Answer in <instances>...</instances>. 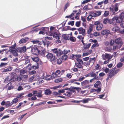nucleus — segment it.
Wrapping results in <instances>:
<instances>
[{
	"mask_svg": "<svg viewBox=\"0 0 124 124\" xmlns=\"http://www.w3.org/2000/svg\"><path fill=\"white\" fill-rule=\"evenodd\" d=\"M31 51L33 54L40 55L42 56L45 57L46 54H47V50L40 46H34L32 48Z\"/></svg>",
	"mask_w": 124,
	"mask_h": 124,
	"instance_id": "nucleus-1",
	"label": "nucleus"
},
{
	"mask_svg": "<svg viewBox=\"0 0 124 124\" xmlns=\"http://www.w3.org/2000/svg\"><path fill=\"white\" fill-rule=\"evenodd\" d=\"M123 42L121 38H119L116 39L115 40V43L113 46V50L114 51L116 50V49L120 48L123 44Z\"/></svg>",
	"mask_w": 124,
	"mask_h": 124,
	"instance_id": "nucleus-2",
	"label": "nucleus"
},
{
	"mask_svg": "<svg viewBox=\"0 0 124 124\" xmlns=\"http://www.w3.org/2000/svg\"><path fill=\"white\" fill-rule=\"evenodd\" d=\"M94 25H96V29L97 31L101 30L103 27V24L100 22L97 21L93 23Z\"/></svg>",
	"mask_w": 124,
	"mask_h": 124,
	"instance_id": "nucleus-3",
	"label": "nucleus"
},
{
	"mask_svg": "<svg viewBox=\"0 0 124 124\" xmlns=\"http://www.w3.org/2000/svg\"><path fill=\"white\" fill-rule=\"evenodd\" d=\"M32 93L34 96H37L38 97H41L42 96V91L41 90L34 91Z\"/></svg>",
	"mask_w": 124,
	"mask_h": 124,
	"instance_id": "nucleus-4",
	"label": "nucleus"
},
{
	"mask_svg": "<svg viewBox=\"0 0 124 124\" xmlns=\"http://www.w3.org/2000/svg\"><path fill=\"white\" fill-rule=\"evenodd\" d=\"M102 57L104 60H105L106 59H108L109 60L112 58V56L110 54L105 53V54H102Z\"/></svg>",
	"mask_w": 124,
	"mask_h": 124,
	"instance_id": "nucleus-5",
	"label": "nucleus"
},
{
	"mask_svg": "<svg viewBox=\"0 0 124 124\" xmlns=\"http://www.w3.org/2000/svg\"><path fill=\"white\" fill-rule=\"evenodd\" d=\"M46 56L47 58L50 59L51 61H53L55 60V57L53 56V54L52 53H48L47 51V54H46Z\"/></svg>",
	"mask_w": 124,
	"mask_h": 124,
	"instance_id": "nucleus-6",
	"label": "nucleus"
},
{
	"mask_svg": "<svg viewBox=\"0 0 124 124\" xmlns=\"http://www.w3.org/2000/svg\"><path fill=\"white\" fill-rule=\"evenodd\" d=\"M79 34H82L83 36L85 35V29L83 27H80L77 29Z\"/></svg>",
	"mask_w": 124,
	"mask_h": 124,
	"instance_id": "nucleus-7",
	"label": "nucleus"
},
{
	"mask_svg": "<svg viewBox=\"0 0 124 124\" xmlns=\"http://www.w3.org/2000/svg\"><path fill=\"white\" fill-rule=\"evenodd\" d=\"M81 88L79 87H76L74 86H71L70 88H67V90H69L71 92L75 93H76L75 90H80Z\"/></svg>",
	"mask_w": 124,
	"mask_h": 124,
	"instance_id": "nucleus-8",
	"label": "nucleus"
},
{
	"mask_svg": "<svg viewBox=\"0 0 124 124\" xmlns=\"http://www.w3.org/2000/svg\"><path fill=\"white\" fill-rule=\"evenodd\" d=\"M95 71H93H93L91 72V77H94V79L96 80H98L99 79V78L97 76L98 73L99 71L95 72Z\"/></svg>",
	"mask_w": 124,
	"mask_h": 124,
	"instance_id": "nucleus-9",
	"label": "nucleus"
},
{
	"mask_svg": "<svg viewBox=\"0 0 124 124\" xmlns=\"http://www.w3.org/2000/svg\"><path fill=\"white\" fill-rule=\"evenodd\" d=\"M35 79L34 80H38L39 82V83L41 84L42 82H43V80L42 79L43 78H44V77H42V78H40V77L38 75H35Z\"/></svg>",
	"mask_w": 124,
	"mask_h": 124,
	"instance_id": "nucleus-10",
	"label": "nucleus"
},
{
	"mask_svg": "<svg viewBox=\"0 0 124 124\" xmlns=\"http://www.w3.org/2000/svg\"><path fill=\"white\" fill-rule=\"evenodd\" d=\"M16 50L17 52H25L26 51V47L25 46L19 47L16 49Z\"/></svg>",
	"mask_w": 124,
	"mask_h": 124,
	"instance_id": "nucleus-11",
	"label": "nucleus"
},
{
	"mask_svg": "<svg viewBox=\"0 0 124 124\" xmlns=\"http://www.w3.org/2000/svg\"><path fill=\"white\" fill-rule=\"evenodd\" d=\"M14 86L12 84L11 82L8 83L6 85V88L8 90H10L14 88Z\"/></svg>",
	"mask_w": 124,
	"mask_h": 124,
	"instance_id": "nucleus-12",
	"label": "nucleus"
},
{
	"mask_svg": "<svg viewBox=\"0 0 124 124\" xmlns=\"http://www.w3.org/2000/svg\"><path fill=\"white\" fill-rule=\"evenodd\" d=\"M103 23L104 24L108 23L110 24L112 23V22L111 20H110L109 19L106 18L103 20Z\"/></svg>",
	"mask_w": 124,
	"mask_h": 124,
	"instance_id": "nucleus-13",
	"label": "nucleus"
},
{
	"mask_svg": "<svg viewBox=\"0 0 124 124\" xmlns=\"http://www.w3.org/2000/svg\"><path fill=\"white\" fill-rule=\"evenodd\" d=\"M53 36L54 38H56V39L57 40V41H60L59 40L60 38L59 35L56 32H54L53 34Z\"/></svg>",
	"mask_w": 124,
	"mask_h": 124,
	"instance_id": "nucleus-14",
	"label": "nucleus"
},
{
	"mask_svg": "<svg viewBox=\"0 0 124 124\" xmlns=\"http://www.w3.org/2000/svg\"><path fill=\"white\" fill-rule=\"evenodd\" d=\"M29 39L28 37H26L25 38H22L20 40L19 43L20 44L24 43L28 41Z\"/></svg>",
	"mask_w": 124,
	"mask_h": 124,
	"instance_id": "nucleus-15",
	"label": "nucleus"
},
{
	"mask_svg": "<svg viewBox=\"0 0 124 124\" xmlns=\"http://www.w3.org/2000/svg\"><path fill=\"white\" fill-rule=\"evenodd\" d=\"M89 81L88 80H85L81 83V85L82 86H87L88 87L89 86Z\"/></svg>",
	"mask_w": 124,
	"mask_h": 124,
	"instance_id": "nucleus-16",
	"label": "nucleus"
},
{
	"mask_svg": "<svg viewBox=\"0 0 124 124\" xmlns=\"http://www.w3.org/2000/svg\"><path fill=\"white\" fill-rule=\"evenodd\" d=\"M61 71L59 70H57L54 73H53L52 75L53 77L54 78L56 77L57 76V75H60L61 73Z\"/></svg>",
	"mask_w": 124,
	"mask_h": 124,
	"instance_id": "nucleus-17",
	"label": "nucleus"
},
{
	"mask_svg": "<svg viewBox=\"0 0 124 124\" xmlns=\"http://www.w3.org/2000/svg\"><path fill=\"white\" fill-rule=\"evenodd\" d=\"M110 31L108 30H105L102 31H101V34L103 35L108 34L110 33Z\"/></svg>",
	"mask_w": 124,
	"mask_h": 124,
	"instance_id": "nucleus-18",
	"label": "nucleus"
},
{
	"mask_svg": "<svg viewBox=\"0 0 124 124\" xmlns=\"http://www.w3.org/2000/svg\"><path fill=\"white\" fill-rule=\"evenodd\" d=\"M67 91H65L66 93L63 94V95L66 96L67 97H70L71 94L72 93L69 90H67Z\"/></svg>",
	"mask_w": 124,
	"mask_h": 124,
	"instance_id": "nucleus-19",
	"label": "nucleus"
},
{
	"mask_svg": "<svg viewBox=\"0 0 124 124\" xmlns=\"http://www.w3.org/2000/svg\"><path fill=\"white\" fill-rule=\"evenodd\" d=\"M77 81H78V80H77L76 79H74L70 80L69 81L70 83H73L77 85H80V83H79L77 82H76Z\"/></svg>",
	"mask_w": 124,
	"mask_h": 124,
	"instance_id": "nucleus-20",
	"label": "nucleus"
},
{
	"mask_svg": "<svg viewBox=\"0 0 124 124\" xmlns=\"http://www.w3.org/2000/svg\"><path fill=\"white\" fill-rule=\"evenodd\" d=\"M15 45L12 46L11 47L9 48V50L10 52L11 53L15 51L16 50L15 48Z\"/></svg>",
	"mask_w": 124,
	"mask_h": 124,
	"instance_id": "nucleus-21",
	"label": "nucleus"
},
{
	"mask_svg": "<svg viewBox=\"0 0 124 124\" xmlns=\"http://www.w3.org/2000/svg\"><path fill=\"white\" fill-rule=\"evenodd\" d=\"M82 64L81 63L76 62L75 63V66L78 68L79 69L82 68L83 67V66L82 65Z\"/></svg>",
	"mask_w": 124,
	"mask_h": 124,
	"instance_id": "nucleus-22",
	"label": "nucleus"
},
{
	"mask_svg": "<svg viewBox=\"0 0 124 124\" xmlns=\"http://www.w3.org/2000/svg\"><path fill=\"white\" fill-rule=\"evenodd\" d=\"M10 78L11 77L9 76H8L4 80V82L5 83L8 82L10 81Z\"/></svg>",
	"mask_w": 124,
	"mask_h": 124,
	"instance_id": "nucleus-23",
	"label": "nucleus"
},
{
	"mask_svg": "<svg viewBox=\"0 0 124 124\" xmlns=\"http://www.w3.org/2000/svg\"><path fill=\"white\" fill-rule=\"evenodd\" d=\"M114 70V69H112L111 70H110L109 72V73L108 76L110 78H112L113 77L114 75V74L113 73V72L112 71Z\"/></svg>",
	"mask_w": 124,
	"mask_h": 124,
	"instance_id": "nucleus-24",
	"label": "nucleus"
},
{
	"mask_svg": "<svg viewBox=\"0 0 124 124\" xmlns=\"http://www.w3.org/2000/svg\"><path fill=\"white\" fill-rule=\"evenodd\" d=\"M63 53L62 52V51L60 49H58L56 53L57 56H60Z\"/></svg>",
	"mask_w": 124,
	"mask_h": 124,
	"instance_id": "nucleus-25",
	"label": "nucleus"
},
{
	"mask_svg": "<svg viewBox=\"0 0 124 124\" xmlns=\"http://www.w3.org/2000/svg\"><path fill=\"white\" fill-rule=\"evenodd\" d=\"M112 30L114 32H116L119 30V27L116 26L112 28Z\"/></svg>",
	"mask_w": 124,
	"mask_h": 124,
	"instance_id": "nucleus-26",
	"label": "nucleus"
},
{
	"mask_svg": "<svg viewBox=\"0 0 124 124\" xmlns=\"http://www.w3.org/2000/svg\"><path fill=\"white\" fill-rule=\"evenodd\" d=\"M45 94L46 95H49L51 93V91L49 89H48L45 90Z\"/></svg>",
	"mask_w": 124,
	"mask_h": 124,
	"instance_id": "nucleus-27",
	"label": "nucleus"
},
{
	"mask_svg": "<svg viewBox=\"0 0 124 124\" xmlns=\"http://www.w3.org/2000/svg\"><path fill=\"white\" fill-rule=\"evenodd\" d=\"M69 34H64L63 35L62 37L65 40H68L69 39Z\"/></svg>",
	"mask_w": 124,
	"mask_h": 124,
	"instance_id": "nucleus-28",
	"label": "nucleus"
},
{
	"mask_svg": "<svg viewBox=\"0 0 124 124\" xmlns=\"http://www.w3.org/2000/svg\"><path fill=\"white\" fill-rule=\"evenodd\" d=\"M31 59L33 61L36 62L37 64H38V62L39 61V58L38 57H31Z\"/></svg>",
	"mask_w": 124,
	"mask_h": 124,
	"instance_id": "nucleus-29",
	"label": "nucleus"
},
{
	"mask_svg": "<svg viewBox=\"0 0 124 124\" xmlns=\"http://www.w3.org/2000/svg\"><path fill=\"white\" fill-rule=\"evenodd\" d=\"M70 58L72 60H77V58H78L77 54L74 55V54H72L71 55L70 57Z\"/></svg>",
	"mask_w": 124,
	"mask_h": 124,
	"instance_id": "nucleus-30",
	"label": "nucleus"
},
{
	"mask_svg": "<svg viewBox=\"0 0 124 124\" xmlns=\"http://www.w3.org/2000/svg\"><path fill=\"white\" fill-rule=\"evenodd\" d=\"M91 46V43H89L87 45H85L84 46V49H83L85 50L87 49H88Z\"/></svg>",
	"mask_w": 124,
	"mask_h": 124,
	"instance_id": "nucleus-31",
	"label": "nucleus"
},
{
	"mask_svg": "<svg viewBox=\"0 0 124 124\" xmlns=\"http://www.w3.org/2000/svg\"><path fill=\"white\" fill-rule=\"evenodd\" d=\"M13 104V103L10 102V101H8L6 102V107L10 106Z\"/></svg>",
	"mask_w": 124,
	"mask_h": 124,
	"instance_id": "nucleus-32",
	"label": "nucleus"
},
{
	"mask_svg": "<svg viewBox=\"0 0 124 124\" xmlns=\"http://www.w3.org/2000/svg\"><path fill=\"white\" fill-rule=\"evenodd\" d=\"M113 69H114V70L112 71L113 72L115 75L116 74L119 70V69H117L116 67H115Z\"/></svg>",
	"mask_w": 124,
	"mask_h": 124,
	"instance_id": "nucleus-33",
	"label": "nucleus"
},
{
	"mask_svg": "<svg viewBox=\"0 0 124 124\" xmlns=\"http://www.w3.org/2000/svg\"><path fill=\"white\" fill-rule=\"evenodd\" d=\"M123 20L122 19L117 16V19L116 22L117 23H120Z\"/></svg>",
	"mask_w": 124,
	"mask_h": 124,
	"instance_id": "nucleus-34",
	"label": "nucleus"
},
{
	"mask_svg": "<svg viewBox=\"0 0 124 124\" xmlns=\"http://www.w3.org/2000/svg\"><path fill=\"white\" fill-rule=\"evenodd\" d=\"M93 26L92 25H91L89 26V28L87 31V34H89L93 30Z\"/></svg>",
	"mask_w": 124,
	"mask_h": 124,
	"instance_id": "nucleus-35",
	"label": "nucleus"
},
{
	"mask_svg": "<svg viewBox=\"0 0 124 124\" xmlns=\"http://www.w3.org/2000/svg\"><path fill=\"white\" fill-rule=\"evenodd\" d=\"M62 59H57L56 60L57 64L59 65L61 64L62 62Z\"/></svg>",
	"mask_w": 124,
	"mask_h": 124,
	"instance_id": "nucleus-36",
	"label": "nucleus"
},
{
	"mask_svg": "<svg viewBox=\"0 0 124 124\" xmlns=\"http://www.w3.org/2000/svg\"><path fill=\"white\" fill-rule=\"evenodd\" d=\"M62 78H58L54 80V82L55 83H59L62 82Z\"/></svg>",
	"mask_w": 124,
	"mask_h": 124,
	"instance_id": "nucleus-37",
	"label": "nucleus"
},
{
	"mask_svg": "<svg viewBox=\"0 0 124 124\" xmlns=\"http://www.w3.org/2000/svg\"><path fill=\"white\" fill-rule=\"evenodd\" d=\"M12 70V68L11 67H9L7 68L4 69L3 71L6 72L8 71H11Z\"/></svg>",
	"mask_w": 124,
	"mask_h": 124,
	"instance_id": "nucleus-38",
	"label": "nucleus"
},
{
	"mask_svg": "<svg viewBox=\"0 0 124 124\" xmlns=\"http://www.w3.org/2000/svg\"><path fill=\"white\" fill-rule=\"evenodd\" d=\"M96 17L100 15L101 13V10L96 11H95Z\"/></svg>",
	"mask_w": 124,
	"mask_h": 124,
	"instance_id": "nucleus-39",
	"label": "nucleus"
},
{
	"mask_svg": "<svg viewBox=\"0 0 124 124\" xmlns=\"http://www.w3.org/2000/svg\"><path fill=\"white\" fill-rule=\"evenodd\" d=\"M24 94V93H22L18 94L17 96L16 97L17 98H22L23 97V96Z\"/></svg>",
	"mask_w": 124,
	"mask_h": 124,
	"instance_id": "nucleus-40",
	"label": "nucleus"
},
{
	"mask_svg": "<svg viewBox=\"0 0 124 124\" xmlns=\"http://www.w3.org/2000/svg\"><path fill=\"white\" fill-rule=\"evenodd\" d=\"M67 90V88L63 89L62 90H58V92L60 94L61 93H62L65 92V90Z\"/></svg>",
	"mask_w": 124,
	"mask_h": 124,
	"instance_id": "nucleus-41",
	"label": "nucleus"
},
{
	"mask_svg": "<svg viewBox=\"0 0 124 124\" xmlns=\"http://www.w3.org/2000/svg\"><path fill=\"white\" fill-rule=\"evenodd\" d=\"M100 66L99 64H96L95 66V68L93 70V71H96V70H99Z\"/></svg>",
	"mask_w": 124,
	"mask_h": 124,
	"instance_id": "nucleus-42",
	"label": "nucleus"
},
{
	"mask_svg": "<svg viewBox=\"0 0 124 124\" xmlns=\"http://www.w3.org/2000/svg\"><path fill=\"white\" fill-rule=\"evenodd\" d=\"M90 14L93 17H96L95 12H94L93 11H91L90 12Z\"/></svg>",
	"mask_w": 124,
	"mask_h": 124,
	"instance_id": "nucleus-43",
	"label": "nucleus"
},
{
	"mask_svg": "<svg viewBox=\"0 0 124 124\" xmlns=\"http://www.w3.org/2000/svg\"><path fill=\"white\" fill-rule=\"evenodd\" d=\"M81 21H77L75 23V26L77 27H79L80 26Z\"/></svg>",
	"mask_w": 124,
	"mask_h": 124,
	"instance_id": "nucleus-44",
	"label": "nucleus"
},
{
	"mask_svg": "<svg viewBox=\"0 0 124 124\" xmlns=\"http://www.w3.org/2000/svg\"><path fill=\"white\" fill-rule=\"evenodd\" d=\"M117 19V16H114L111 19H110V20H111L112 23L113 21H116V22Z\"/></svg>",
	"mask_w": 124,
	"mask_h": 124,
	"instance_id": "nucleus-45",
	"label": "nucleus"
},
{
	"mask_svg": "<svg viewBox=\"0 0 124 124\" xmlns=\"http://www.w3.org/2000/svg\"><path fill=\"white\" fill-rule=\"evenodd\" d=\"M16 77V79H17V81L19 82L21 81L23 77L22 76H17Z\"/></svg>",
	"mask_w": 124,
	"mask_h": 124,
	"instance_id": "nucleus-46",
	"label": "nucleus"
},
{
	"mask_svg": "<svg viewBox=\"0 0 124 124\" xmlns=\"http://www.w3.org/2000/svg\"><path fill=\"white\" fill-rule=\"evenodd\" d=\"M35 75H33L30 77L29 79V81L31 82L33 81V80L35 78Z\"/></svg>",
	"mask_w": 124,
	"mask_h": 124,
	"instance_id": "nucleus-47",
	"label": "nucleus"
},
{
	"mask_svg": "<svg viewBox=\"0 0 124 124\" xmlns=\"http://www.w3.org/2000/svg\"><path fill=\"white\" fill-rule=\"evenodd\" d=\"M17 79L16 77H12L10 78V81L11 82L16 81H17Z\"/></svg>",
	"mask_w": 124,
	"mask_h": 124,
	"instance_id": "nucleus-48",
	"label": "nucleus"
},
{
	"mask_svg": "<svg viewBox=\"0 0 124 124\" xmlns=\"http://www.w3.org/2000/svg\"><path fill=\"white\" fill-rule=\"evenodd\" d=\"M88 99H84L83 100L80 101V102H82L83 103H87L88 102Z\"/></svg>",
	"mask_w": 124,
	"mask_h": 124,
	"instance_id": "nucleus-49",
	"label": "nucleus"
},
{
	"mask_svg": "<svg viewBox=\"0 0 124 124\" xmlns=\"http://www.w3.org/2000/svg\"><path fill=\"white\" fill-rule=\"evenodd\" d=\"M70 27V26H67V29L66 30H71L72 31H74V30H77V29L76 28H71L70 29H69V28Z\"/></svg>",
	"mask_w": 124,
	"mask_h": 124,
	"instance_id": "nucleus-50",
	"label": "nucleus"
},
{
	"mask_svg": "<svg viewBox=\"0 0 124 124\" xmlns=\"http://www.w3.org/2000/svg\"><path fill=\"white\" fill-rule=\"evenodd\" d=\"M109 14V11H105L103 14V15L105 17H107L108 16Z\"/></svg>",
	"mask_w": 124,
	"mask_h": 124,
	"instance_id": "nucleus-51",
	"label": "nucleus"
},
{
	"mask_svg": "<svg viewBox=\"0 0 124 124\" xmlns=\"http://www.w3.org/2000/svg\"><path fill=\"white\" fill-rule=\"evenodd\" d=\"M52 76L50 75H47L46 77V79L47 80H49L52 79Z\"/></svg>",
	"mask_w": 124,
	"mask_h": 124,
	"instance_id": "nucleus-52",
	"label": "nucleus"
},
{
	"mask_svg": "<svg viewBox=\"0 0 124 124\" xmlns=\"http://www.w3.org/2000/svg\"><path fill=\"white\" fill-rule=\"evenodd\" d=\"M76 60L78 62V63H81L82 64H83V62L81 59L78 58H77Z\"/></svg>",
	"mask_w": 124,
	"mask_h": 124,
	"instance_id": "nucleus-53",
	"label": "nucleus"
},
{
	"mask_svg": "<svg viewBox=\"0 0 124 124\" xmlns=\"http://www.w3.org/2000/svg\"><path fill=\"white\" fill-rule=\"evenodd\" d=\"M38 64H37V66L33 65L32 66V68L33 69H38L39 68V66L38 65Z\"/></svg>",
	"mask_w": 124,
	"mask_h": 124,
	"instance_id": "nucleus-54",
	"label": "nucleus"
},
{
	"mask_svg": "<svg viewBox=\"0 0 124 124\" xmlns=\"http://www.w3.org/2000/svg\"><path fill=\"white\" fill-rule=\"evenodd\" d=\"M69 39H70L71 41L73 42H75L76 41V38L73 37H70Z\"/></svg>",
	"mask_w": 124,
	"mask_h": 124,
	"instance_id": "nucleus-55",
	"label": "nucleus"
},
{
	"mask_svg": "<svg viewBox=\"0 0 124 124\" xmlns=\"http://www.w3.org/2000/svg\"><path fill=\"white\" fill-rule=\"evenodd\" d=\"M74 21H72L69 22L68 23V25H71L72 26H73L74 24Z\"/></svg>",
	"mask_w": 124,
	"mask_h": 124,
	"instance_id": "nucleus-56",
	"label": "nucleus"
},
{
	"mask_svg": "<svg viewBox=\"0 0 124 124\" xmlns=\"http://www.w3.org/2000/svg\"><path fill=\"white\" fill-rule=\"evenodd\" d=\"M117 3H115V6L113 8H114V11H115L116 12L117 11L118 9V7L117 6Z\"/></svg>",
	"mask_w": 124,
	"mask_h": 124,
	"instance_id": "nucleus-57",
	"label": "nucleus"
},
{
	"mask_svg": "<svg viewBox=\"0 0 124 124\" xmlns=\"http://www.w3.org/2000/svg\"><path fill=\"white\" fill-rule=\"evenodd\" d=\"M74 15V14L72 13L69 16H67L65 17L66 18H70V19Z\"/></svg>",
	"mask_w": 124,
	"mask_h": 124,
	"instance_id": "nucleus-58",
	"label": "nucleus"
},
{
	"mask_svg": "<svg viewBox=\"0 0 124 124\" xmlns=\"http://www.w3.org/2000/svg\"><path fill=\"white\" fill-rule=\"evenodd\" d=\"M110 12H112L113 13L112 14L114 15L115 14V12H116L114 11L113 8L110 7L109 8Z\"/></svg>",
	"mask_w": 124,
	"mask_h": 124,
	"instance_id": "nucleus-59",
	"label": "nucleus"
},
{
	"mask_svg": "<svg viewBox=\"0 0 124 124\" xmlns=\"http://www.w3.org/2000/svg\"><path fill=\"white\" fill-rule=\"evenodd\" d=\"M99 46V45L98 43H95L92 46L91 48H93L96 46Z\"/></svg>",
	"mask_w": 124,
	"mask_h": 124,
	"instance_id": "nucleus-60",
	"label": "nucleus"
},
{
	"mask_svg": "<svg viewBox=\"0 0 124 124\" xmlns=\"http://www.w3.org/2000/svg\"><path fill=\"white\" fill-rule=\"evenodd\" d=\"M11 78L17 77L16 74L13 72L11 73Z\"/></svg>",
	"mask_w": 124,
	"mask_h": 124,
	"instance_id": "nucleus-61",
	"label": "nucleus"
},
{
	"mask_svg": "<svg viewBox=\"0 0 124 124\" xmlns=\"http://www.w3.org/2000/svg\"><path fill=\"white\" fill-rule=\"evenodd\" d=\"M18 101V100L17 98H15L12 101V102L13 103H16Z\"/></svg>",
	"mask_w": 124,
	"mask_h": 124,
	"instance_id": "nucleus-62",
	"label": "nucleus"
},
{
	"mask_svg": "<svg viewBox=\"0 0 124 124\" xmlns=\"http://www.w3.org/2000/svg\"><path fill=\"white\" fill-rule=\"evenodd\" d=\"M106 49L107 51L110 52L112 51V49L110 47H108L106 48Z\"/></svg>",
	"mask_w": 124,
	"mask_h": 124,
	"instance_id": "nucleus-63",
	"label": "nucleus"
},
{
	"mask_svg": "<svg viewBox=\"0 0 124 124\" xmlns=\"http://www.w3.org/2000/svg\"><path fill=\"white\" fill-rule=\"evenodd\" d=\"M68 58L67 55H64L62 57V60H65Z\"/></svg>",
	"mask_w": 124,
	"mask_h": 124,
	"instance_id": "nucleus-64",
	"label": "nucleus"
}]
</instances>
